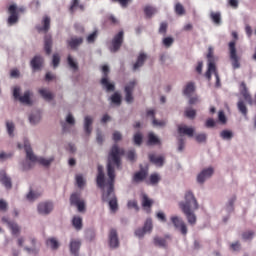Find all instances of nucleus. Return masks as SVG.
Here are the masks:
<instances>
[{"label": "nucleus", "instance_id": "1a4fd4ad", "mask_svg": "<svg viewBox=\"0 0 256 256\" xmlns=\"http://www.w3.org/2000/svg\"><path fill=\"white\" fill-rule=\"evenodd\" d=\"M151 231H153V220H151V218H148L145 223L143 228H138L135 231V235L136 237H144L145 233H151Z\"/></svg>", "mask_w": 256, "mask_h": 256}, {"label": "nucleus", "instance_id": "c85d7f7f", "mask_svg": "<svg viewBox=\"0 0 256 256\" xmlns=\"http://www.w3.org/2000/svg\"><path fill=\"white\" fill-rule=\"evenodd\" d=\"M145 179H147V171L145 170H140L133 176L134 183H141L142 181H145Z\"/></svg>", "mask_w": 256, "mask_h": 256}, {"label": "nucleus", "instance_id": "4468645a", "mask_svg": "<svg viewBox=\"0 0 256 256\" xmlns=\"http://www.w3.org/2000/svg\"><path fill=\"white\" fill-rule=\"evenodd\" d=\"M109 246L111 249H117L119 247V237L117 236V230L111 229L109 233Z\"/></svg>", "mask_w": 256, "mask_h": 256}, {"label": "nucleus", "instance_id": "9b49d317", "mask_svg": "<svg viewBox=\"0 0 256 256\" xmlns=\"http://www.w3.org/2000/svg\"><path fill=\"white\" fill-rule=\"evenodd\" d=\"M135 85H137V81L132 80L125 86L124 91L126 93V103H131L133 101V89H135Z\"/></svg>", "mask_w": 256, "mask_h": 256}, {"label": "nucleus", "instance_id": "c03bdc74", "mask_svg": "<svg viewBox=\"0 0 256 256\" xmlns=\"http://www.w3.org/2000/svg\"><path fill=\"white\" fill-rule=\"evenodd\" d=\"M68 65L73 69V71H77L79 69V65L77 64V62H75L71 55L68 56Z\"/></svg>", "mask_w": 256, "mask_h": 256}, {"label": "nucleus", "instance_id": "4c0bfd02", "mask_svg": "<svg viewBox=\"0 0 256 256\" xmlns=\"http://www.w3.org/2000/svg\"><path fill=\"white\" fill-rule=\"evenodd\" d=\"M39 93H40L41 97H43L45 99V101H52V99L54 97L53 93H51L47 89H40Z\"/></svg>", "mask_w": 256, "mask_h": 256}, {"label": "nucleus", "instance_id": "774afa93", "mask_svg": "<svg viewBox=\"0 0 256 256\" xmlns=\"http://www.w3.org/2000/svg\"><path fill=\"white\" fill-rule=\"evenodd\" d=\"M76 207L80 213H83L85 211V201L81 200Z\"/></svg>", "mask_w": 256, "mask_h": 256}, {"label": "nucleus", "instance_id": "37998d69", "mask_svg": "<svg viewBox=\"0 0 256 256\" xmlns=\"http://www.w3.org/2000/svg\"><path fill=\"white\" fill-rule=\"evenodd\" d=\"M154 244L157 247H167V240H165V238L155 237L154 238Z\"/></svg>", "mask_w": 256, "mask_h": 256}, {"label": "nucleus", "instance_id": "e2e57ef3", "mask_svg": "<svg viewBox=\"0 0 256 256\" xmlns=\"http://www.w3.org/2000/svg\"><path fill=\"white\" fill-rule=\"evenodd\" d=\"M29 121H30V123L35 125V123H39V121H41V116L40 115L35 116V115L32 114L29 117Z\"/></svg>", "mask_w": 256, "mask_h": 256}, {"label": "nucleus", "instance_id": "0eeeda50", "mask_svg": "<svg viewBox=\"0 0 256 256\" xmlns=\"http://www.w3.org/2000/svg\"><path fill=\"white\" fill-rule=\"evenodd\" d=\"M207 59H208V70L205 73L206 79L208 81H211V71H215V58L213 57V47L208 48V54H207Z\"/></svg>", "mask_w": 256, "mask_h": 256}, {"label": "nucleus", "instance_id": "79ce46f5", "mask_svg": "<svg viewBox=\"0 0 256 256\" xmlns=\"http://www.w3.org/2000/svg\"><path fill=\"white\" fill-rule=\"evenodd\" d=\"M80 201H81V197L79 196V194L74 193L70 196V205H73L74 207H76Z\"/></svg>", "mask_w": 256, "mask_h": 256}, {"label": "nucleus", "instance_id": "4d7b16f0", "mask_svg": "<svg viewBox=\"0 0 256 256\" xmlns=\"http://www.w3.org/2000/svg\"><path fill=\"white\" fill-rule=\"evenodd\" d=\"M111 2L119 3V5H121V7H123L125 9L129 5V3H131V0H111Z\"/></svg>", "mask_w": 256, "mask_h": 256}, {"label": "nucleus", "instance_id": "603ef678", "mask_svg": "<svg viewBox=\"0 0 256 256\" xmlns=\"http://www.w3.org/2000/svg\"><path fill=\"white\" fill-rule=\"evenodd\" d=\"M195 139L197 143H205L207 141V134L205 133L197 134Z\"/></svg>", "mask_w": 256, "mask_h": 256}, {"label": "nucleus", "instance_id": "8fccbe9b", "mask_svg": "<svg viewBox=\"0 0 256 256\" xmlns=\"http://www.w3.org/2000/svg\"><path fill=\"white\" fill-rule=\"evenodd\" d=\"M59 63H61V57L59 56V54H54L52 58V64L54 69L56 67H59Z\"/></svg>", "mask_w": 256, "mask_h": 256}, {"label": "nucleus", "instance_id": "052dcab7", "mask_svg": "<svg viewBox=\"0 0 256 256\" xmlns=\"http://www.w3.org/2000/svg\"><path fill=\"white\" fill-rule=\"evenodd\" d=\"M128 209H135L136 211H139V205L137 204L136 200H130L128 201Z\"/></svg>", "mask_w": 256, "mask_h": 256}, {"label": "nucleus", "instance_id": "dca6fc26", "mask_svg": "<svg viewBox=\"0 0 256 256\" xmlns=\"http://www.w3.org/2000/svg\"><path fill=\"white\" fill-rule=\"evenodd\" d=\"M0 183L4 185L6 189H11L13 187L11 177L7 175L5 170H0Z\"/></svg>", "mask_w": 256, "mask_h": 256}, {"label": "nucleus", "instance_id": "09e8293b", "mask_svg": "<svg viewBox=\"0 0 256 256\" xmlns=\"http://www.w3.org/2000/svg\"><path fill=\"white\" fill-rule=\"evenodd\" d=\"M76 183L79 189H82V187H85V179H83L82 175L76 176Z\"/></svg>", "mask_w": 256, "mask_h": 256}, {"label": "nucleus", "instance_id": "20e7f679", "mask_svg": "<svg viewBox=\"0 0 256 256\" xmlns=\"http://www.w3.org/2000/svg\"><path fill=\"white\" fill-rule=\"evenodd\" d=\"M237 42L235 40L229 42L228 44V50L230 55V60L232 63L233 69H239L241 67V63L239 62V56L237 55Z\"/></svg>", "mask_w": 256, "mask_h": 256}, {"label": "nucleus", "instance_id": "ddd939ff", "mask_svg": "<svg viewBox=\"0 0 256 256\" xmlns=\"http://www.w3.org/2000/svg\"><path fill=\"white\" fill-rule=\"evenodd\" d=\"M37 209L40 215H49L53 211V202H41Z\"/></svg>", "mask_w": 256, "mask_h": 256}, {"label": "nucleus", "instance_id": "393cba45", "mask_svg": "<svg viewBox=\"0 0 256 256\" xmlns=\"http://www.w3.org/2000/svg\"><path fill=\"white\" fill-rule=\"evenodd\" d=\"M91 125H93V118H91V116H86L84 118V131L86 135H91V132L93 131Z\"/></svg>", "mask_w": 256, "mask_h": 256}, {"label": "nucleus", "instance_id": "2eb2a0df", "mask_svg": "<svg viewBox=\"0 0 256 256\" xmlns=\"http://www.w3.org/2000/svg\"><path fill=\"white\" fill-rule=\"evenodd\" d=\"M96 183L100 189H105V172H103L102 165H98V174L96 177Z\"/></svg>", "mask_w": 256, "mask_h": 256}, {"label": "nucleus", "instance_id": "13d9d810", "mask_svg": "<svg viewBox=\"0 0 256 256\" xmlns=\"http://www.w3.org/2000/svg\"><path fill=\"white\" fill-rule=\"evenodd\" d=\"M174 41L175 40L172 37H166L163 39V45L164 47L169 48L171 47V45H173Z\"/></svg>", "mask_w": 256, "mask_h": 256}, {"label": "nucleus", "instance_id": "ea45409f", "mask_svg": "<svg viewBox=\"0 0 256 256\" xmlns=\"http://www.w3.org/2000/svg\"><path fill=\"white\" fill-rule=\"evenodd\" d=\"M220 137L226 141H231L233 139V132L231 130H223L220 133Z\"/></svg>", "mask_w": 256, "mask_h": 256}, {"label": "nucleus", "instance_id": "bf43d9fd", "mask_svg": "<svg viewBox=\"0 0 256 256\" xmlns=\"http://www.w3.org/2000/svg\"><path fill=\"white\" fill-rule=\"evenodd\" d=\"M185 115L186 117H188V119H195V116L197 115V111L193 109H187L185 111Z\"/></svg>", "mask_w": 256, "mask_h": 256}, {"label": "nucleus", "instance_id": "a211bd4d", "mask_svg": "<svg viewBox=\"0 0 256 256\" xmlns=\"http://www.w3.org/2000/svg\"><path fill=\"white\" fill-rule=\"evenodd\" d=\"M80 249H81V240L72 239L70 241V253L74 256H79Z\"/></svg>", "mask_w": 256, "mask_h": 256}, {"label": "nucleus", "instance_id": "473e14b6", "mask_svg": "<svg viewBox=\"0 0 256 256\" xmlns=\"http://www.w3.org/2000/svg\"><path fill=\"white\" fill-rule=\"evenodd\" d=\"M72 225L76 231H81L83 229V218L79 216H74L72 219Z\"/></svg>", "mask_w": 256, "mask_h": 256}, {"label": "nucleus", "instance_id": "de8ad7c7", "mask_svg": "<svg viewBox=\"0 0 256 256\" xmlns=\"http://www.w3.org/2000/svg\"><path fill=\"white\" fill-rule=\"evenodd\" d=\"M253 235H255V232L246 231L242 234V239H244V241H251V239H253Z\"/></svg>", "mask_w": 256, "mask_h": 256}, {"label": "nucleus", "instance_id": "3c124183", "mask_svg": "<svg viewBox=\"0 0 256 256\" xmlns=\"http://www.w3.org/2000/svg\"><path fill=\"white\" fill-rule=\"evenodd\" d=\"M39 197H41V194L35 193V192H33V191H30V192L27 194V199H28V201H35V199H38Z\"/></svg>", "mask_w": 256, "mask_h": 256}, {"label": "nucleus", "instance_id": "5fc2aeb1", "mask_svg": "<svg viewBox=\"0 0 256 256\" xmlns=\"http://www.w3.org/2000/svg\"><path fill=\"white\" fill-rule=\"evenodd\" d=\"M161 181V177L158 176V174H151L150 175V183L151 185H157Z\"/></svg>", "mask_w": 256, "mask_h": 256}, {"label": "nucleus", "instance_id": "72a5a7b5", "mask_svg": "<svg viewBox=\"0 0 256 256\" xmlns=\"http://www.w3.org/2000/svg\"><path fill=\"white\" fill-rule=\"evenodd\" d=\"M237 108L239 113H241L243 117H247V113H249V110L247 109V105H245V102L243 100L238 101Z\"/></svg>", "mask_w": 256, "mask_h": 256}, {"label": "nucleus", "instance_id": "338daca9", "mask_svg": "<svg viewBox=\"0 0 256 256\" xmlns=\"http://www.w3.org/2000/svg\"><path fill=\"white\" fill-rule=\"evenodd\" d=\"M205 127H207V129H211L215 127V120H213V118L207 119L205 123Z\"/></svg>", "mask_w": 256, "mask_h": 256}, {"label": "nucleus", "instance_id": "a878e982", "mask_svg": "<svg viewBox=\"0 0 256 256\" xmlns=\"http://www.w3.org/2000/svg\"><path fill=\"white\" fill-rule=\"evenodd\" d=\"M77 9H79L80 11H85V5L80 4L79 0H72L69 7L70 13L73 15V13H75Z\"/></svg>", "mask_w": 256, "mask_h": 256}, {"label": "nucleus", "instance_id": "5701e85b", "mask_svg": "<svg viewBox=\"0 0 256 256\" xmlns=\"http://www.w3.org/2000/svg\"><path fill=\"white\" fill-rule=\"evenodd\" d=\"M178 133L179 135H187L188 137H193L195 129L189 128L185 125H178Z\"/></svg>", "mask_w": 256, "mask_h": 256}, {"label": "nucleus", "instance_id": "6e6d98bb", "mask_svg": "<svg viewBox=\"0 0 256 256\" xmlns=\"http://www.w3.org/2000/svg\"><path fill=\"white\" fill-rule=\"evenodd\" d=\"M6 127L8 131V135L10 137H13V131H15V125L13 124V122H7Z\"/></svg>", "mask_w": 256, "mask_h": 256}, {"label": "nucleus", "instance_id": "2f4dec72", "mask_svg": "<svg viewBox=\"0 0 256 256\" xmlns=\"http://www.w3.org/2000/svg\"><path fill=\"white\" fill-rule=\"evenodd\" d=\"M183 93L186 97H191V94L195 93V82H188L183 89Z\"/></svg>", "mask_w": 256, "mask_h": 256}, {"label": "nucleus", "instance_id": "9d476101", "mask_svg": "<svg viewBox=\"0 0 256 256\" xmlns=\"http://www.w3.org/2000/svg\"><path fill=\"white\" fill-rule=\"evenodd\" d=\"M170 220L175 229L180 230L182 235H187V224H185L183 219L179 218V216H171Z\"/></svg>", "mask_w": 256, "mask_h": 256}, {"label": "nucleus", "instance_id": "4be33fe9", "mask_svg": "<svg viewBox=\"0 0 256 256\" xmlns=\"http://www.w3.org/2000/svg\"><path fill=\"white\" fill-rule=\"evenodd\" d=\"M30 65L34 71L41 70V67H43V57L41 56H35L31 62Z\"/></svg>", "mask_w": 256, "mask_h": 256}, {"label": "nucleus", "instance_id": "f3484780", "mask_svg": "<svg viewBox=\"0 0 256 256\" xmlns=\"http://www.w3.org/2000/svg\"><path fill=\"white\" fill-rule=\"evenodd\" d=\"M240 93L249 105L253 104V98L251 97V94H249V90L247 89V84H245V82L240 84Z\"/></svg>", "mask_w": 256, "mask_h": 256}, {"label": "nucleus", "instance_id": "423d86ee", "mask_svg": "<svg viewBox=\"0 0 256 256\" xmlns=\"http://www.w3.org/2000/svg\"><path fill=\"white\" fill-rule=\"evenodd\" d=\"M125 37V33L123 32V30H121L119 33H117L112 41H111V47H110V51L111 53H117V51H119L121 49V45H123V40Z\"/></svg>", "mask_w": 256, "mask_h": 256}, {"label": "nucleus", "instance_id": "a18cd8bd", "mask_svg": "<svg viewBox=\"0 0 256 256\" xmlns=\"http://www.w3.org/2000/svg\"><path fill=\"white\" fill-rule=\"evenodd\" d=\"M175 13L176 15H185V7L181 5V3H176L175 5Z\"/></svg>", "mask_w": 256, "mask_h": 256}, {"label": "nucleus", "instance_id": "864d4df0", "mask_svg": "<svg viewBox=\"0 0 256 256\" xmlns=\"http://www.w3.org/2000/svg\"><path fill=\"white\" fill-rule=\"evenodd\" d=\"M134 143L135 145H141V143H143V134L141 133H136L134 135Z\"/></svg>", "mask_w": 256, "mask_h": 256}, {"label": "nucleus", "instance_id": "680f3d73", "mask_svg": "<svg viewBox=\"0 0 256 256\" xmlns=\"http://www.w3.org/2000/svg\"><path fill=\"white\" fill-rule=\"evenodd\" d=\"M97 33H98L97 30H95L93 33L88 35L87 42L88 43H95V40L97 39Z\"/></svg>", "mask_w": 256, "mask_h": 256}, {"label": "nucleus", "instance_id": "7ed1b4c3", "mask_svg": "<svg viewBox=\"0 0 256 256\" xmlns=\"http://www.w3.org/2000/svg\"><path fill=\"white\" fill-rule=\"evenodd\" d=\"M24 149L26 151V158L31 161V163H40L44 167H49L51 163H53V158L45 159V158H37L35 154H33V149H31V144L29 142L24 143Z\"/></svg>", "mask_w": 256, "mask_h": 256}, {"label": "nucleus", "instance_id": "aec40b11", "mask_svg": "<svg viewBox=\"0 0 256 256\" xmlns=\"http://www.w3.org/2000/svg\"><path fill=\"white\" fill-rule=\"evenodd\" d=\"M147 117H151L152 118V125L154 127H165V125H167V122L165 121H159L155 118V110H148L146 112Z\"/></svg>", "mask_w": 256, "mask_h": 256}, {"label": "nucleus", "instance_id": "e433bc0d", "mask_svg": "<svg viewBox=\"0 0 256 256\" xmlns=\"http://www.w3.org/2000/svg\"><path fill=\"white\" fill-rule=\"evenodd\" d=\"M210 19L215 25H221V12H211Z\"/></svg>", "mask_w": 256, "mask_h": 256}, {"label": "nucleus", "instance_id": "c756f323", "mask_svg": "<svg viewBox=\"0 0 256 256\" xmlns=\"http://www.w3.org/2000/svg\"><path fill=\"white\" fill-rule=\"evenodd\" d=\"M2 221H4V223H7L10 231H12V235H18L19 231H21V228H19V225H17V223L9 222L7 218H2Z\"/></svg>", "mask_w": 256, "mask_h": 256}, {"label": "nucleus", "instance_id": "6e6552de", "mask_svg": "<svg viewBox=\"0 0 256 256\" xmlns=\"http://www.w3.org/2000/svg\"><path fill=\"white\" fill-rule=\"evenodd\" d=\"M102 72L104 73V77L101 79V85L106 91H115V84H111L107 78V75H109V66H102Z\"/></svg>", "mask_w": 256, "mask_h": 256}, {"label": "nucleus", "instance_id": "7c9ffc66", "mask_svg": "<svg viewBox=\"0 0 256 256\" xmlns=\"http://www.w3.org/2000/svg\"><path fill=\"white\" fill-rule=\"evenodd\" d=\"M53 47V40L50 35H46L44 38V49L47 55H51V48Z\"/></svg>", "mask_w": 256, "mask_h": 256}, {"label": "nucleus", "instance_id": "c9c22d12", "mask_svg": "<svg viewBox=\"0 0 256 256\" xmlns=\"http://www.w3.org/2000/svg\"><path fill=\"white\" fill-rule=\"evenodd\" d=\"M147 145H161V140L158 139L157 136L153 132L148 134Z\"/></svg>", "mask_w": 256, "mask_h": 256}, {"label": "nucleus", "instance_id": "a19ab883", "mask_svg": "<svg viewBox=\"0 0 256 256\" xmlns=\"http://www.w3.org/2000/svg\"><path fill=\"white\" fill-rule=\"evenodd\" d=\"M47 247H51V249H59V242L55 238H49L46 241Z\"/></svg>", "mask_w": 256, "mask_h": 256}, {"label": "nucleus", "instance_id": "f03ea898", "mask_svg": "<svg viewBox=\"0 0 256 256\" xmlns=\"http://www.w3.org/2000/svg\"><path fill=\"white\" fill-rule=\"evenodd\" d=\"M179 207L186 216L189 225H195L197 223V216L193 211L199 209V202H197V198H195V194L191 190L185 192L184 202H180Z\"/></svg>", "mask_w": 256, "mask_h": 256}, {"label": "nucleus", "instance_id": "49530a36", "mask_svg": "<svg viewBox=\"0 0 256 256\" xmlns=\"http://www.w3.org/2000/svg\"><path fill=\"white\" fill-rule=\"evenodd\" d=\"M111 101L114 105H121V94L117 92L114 93L111 97Z\"/></svg>", "mask_w": 256, "mask_h": 256}, {"label": "nucleus", "instance_id": "f704fd0d", "mask_svg": "<svg viewBox=\"0 0 256 256\" xmlns=\"http://www.w3.org/2000/svg\"><path fill=\"white\" fill-rule=\"evenodd\" d=\"M142 207L144 209H151L153 207V200L149 199L147 194H142Z\"/></svg>", "mask_w": 256, "mask_h": 256}, {"label": "nucleus", "instance_id": "6ab92c4d", "mask_svg": "<svg viewBox=\"0 0 256 256\" xmlns=\"http://www.w3.org/2000/svg\"><path fill=\"white\" fill-rule=\"evenodd\" d=\"M67 45L70 49H77L80 45H83V37H71L67 40Z\"/></svg>", "mask_w": 256, "mask_h": 256}, {"label": "nucleus", "instance_id": "f257e3e1", "mask_svg": "<svg viewBox=\"0 0 256 256\" xmlns=\"http://www.w3.org/2000/svg\"><path fill=\"white\" fill-rule=\"evenodd\" d=\"M125 155V150L119 148V145L114 144L108 154L107 163V175L109 180L107 182V191L102 193V201H108V205L112 213H116L119 209V204L117 203V196H115V167L119 169L121 167V157Z\"/></svg>", "mask_w": 256, "mask_h": 256}, {"label": "nucleus", "instance_id": "f8f14e48", "mask_svg": "<svg viewBox=\"0 0 256 256\" xmlns=\"http://www.w3.org/2000/svg\"><path fill=\"white\" fill-rule=\"evenodd\" d=\"M8 13L10 14V16L8 17V25H15V23L19 21V14H17V5H10L8 8Z\"/></svg>", "mask_w": 256, "mask_h": 256}, {"label": "nucleus", "instance_id": "58836bf2", "mask_svg": "<svg viewBox=\"0 0 256 256\" xmlns=\"http://www.w3.org/2000/svg\"><path fill=\"white\" fill-rule=\"evenodd\" d=\"M144 13L148 19H151L157 13V9L153 6H146L144 8Z\"/></svg>", "mask_w": 256, "mask_h": 256}, {"label": "nucleus", "instance_id": "b1692460", "mask_svg": "<svg viewBox=\"0 0 256 256\" xmlns=\"http://www.w3.org/2000/svg\"><path fill=\"white\" fill-rule=\"evenodd\" d=\"M43 27H38L37 30L39 33L43 31L44 33H47L49 29H51V18L49 16H44L42 20Z\"/></svg>", "mask_w": 256, "mask_h": 256}, {"label": "nucleus", "instance_id": "cd10ccee", "mask_svg": "<svg viewBox=\"0 0 256 256\" xmlns=\"http://www.w3.org/2000/svg\"><path fill=\"white\" fill-rule=\"evenodd\" d=\"M149 161L150 163H154V165H157V167H163L165 158H163L162 156H156L155 154H150Z\"/></svg>", "mask_w": 256, "mask_h": 256}, {"label": "nucleus", "instance_id": "0e129e2a", "mask_svg": "<svg viewBox=\"0 0 256 256\" xmlns=\"http://www.w3.org/2000/svg\"><path fill=\"white\" fill-rule=\"evenodd\" d=\"M230 249L231 251H240L241 250V243H239V241L232 243L230 245Z\"/></svg>", "mask_w": 256, "mask_h": 256}, {"label": "nucleus", "instance_id": "39448f33", "mask_svg": "<svg viewBox=\"0 0 256 256\" xmlns=\"http://www.w3.org/2000/svg\"><path fill=\"white\" fill-rule=\"evenodd\" d=\"M20 93H21V88L14 87V90H13L14 99H17L18 101H20V103H24V105H32L33 102H31V95H33V93H31V91L29 90L25 91L23 96H21Z\"/></svg>", "mask_w": 256, "mask_h": 256}, {"label": "nucleus", "instance_id": "412c9836", "mask_svg": "<svg viewBox=\"0 0 256 256\" xmlns=\"http://www.w3.org/2000/svg\"><path fill=\"white\" fill-rule=\"evenodd\" d=\"M211 175H213V168L202 170L197 176L198 183H205V180L208 179V177H211Z\"/></svg>", "mask_w": 256, "mask_h": 256}, {"label": "nucleus", "instance_id": "bb28decb", "mask_svg": "<svg viewBox=\"0 0 256 256\" xmlns=\"http://www.w3.org/2000/svg\"><path fill=\"white\" fill-rule=\"evenodd\" d=\"M147 60V55L145 53L139 54L136 63L133 65V71H137L140 67L145 65V61Z\"/></svg>", "mask_w": 256, "mask_h": 256}, {"label": "nucleus", "instance_id": "69168bd1", "mask_svg": "<svg viewBox=\"0 0 256 256\" xmlns=\"http://www.w3.org/2000/svg\"><path fill=\"white\" fill-rule=\"evenodd\" d=\"M167 27H168L167 22H162L160 24L159 33L165 35L167 33Z\"/></svg>", "mask_w": 256, "mask_h": 256}]
</instances>
